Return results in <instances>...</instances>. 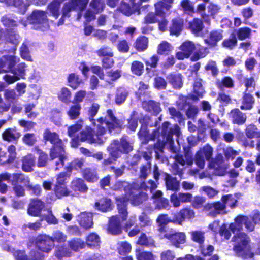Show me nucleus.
I'll return each mask as SVG.
<instances>
[{
  "label": "nucleus",
  "mask_w": 260,
  "mask_h": 260,
  "mask_svg": "<svg viewBox=\"0 0 260 260\" xmlns=\"http://www.w3.org/2000/svg\"><path fill=\"white\" fill-rule=\"evenodd\" d=\"M213 152V148L207 144L201 148L196 153L195 162L200 168H204L205 161H209L211 158Z\"/></svg>",
  "instance_id": "1a4fd4ad"
},
{
  "label": "nucleus",
  "mask_w": 260,
  "mask_h": 260,
  "mask_svg": "<svg viewBox=\"0 0 260 260\" xmlns=\"http://www.w3.org/2000/svg\"><path fill=\"white\" fill-rule=\"evenodd\" d=\"M81 110V105L79 104H75L70 107L67 113L70 119L75 120L79 118Z\"/></svg>",
  "instance_id": "7c9ffc66"
},
{
  "label": "nucleus",
  "mask_w": 260,
  "mask_h": 260,
  "mask_svg": "<svg viewBox=\"0 0 260 260\" xmlns=\"http://www.w3.org/2000/svg\"><path fill=\"white\" fill-rule=\"evenodd\" d=\"M127 96V92L126 90L122 88L117 89L115 95V102L118 105H120L123 103Z\"/></svg>",
  "instance_id": "8fccbe9b"
},
{
  "label": "nucleus",
  "mask_w": 260,
  "mask_h": 260,
  "mask_svg": "<svg viewBox=\"0 0 260 260\" xmlns=\"http://www.w3.org/2000/svg\"><path fill=\"white\" fill-rule=\"evenodd\" d=\"M254 103V99L250 93L244 92L240 108L242 110H250L252 108Z\"/></svg>",
  "instance_id": "bb28decb"
},
{
  "label": "nucleus",
  "mask_w": 260,
  "mask_h": 260,
  "mask_svg": "<svg viewBox=\"0 0 260 260\" xmlns=\"http://www.w3.org/2000/svg\"><path fill=\"white\" fill-rule=\"evenodd\" d=\"M135 189H131L125 197H116V203L120 214H122V218L125 220L126 218L127 212L126 209V202L129 200L132 204L139 205L143 201L147 200L148 197L146 193H137Z\"/></svg>",
  "instance_id": "f03ea898"
},
{
  "label": "nucleus",
  "mask_w": 260,
  "mask_h": 260,
  "mask_svg": "<svg viewBox=\"0 0 260 260\" xmlns=\"http://www.w3.org/2000/svg\"><path fill=\"white\" fill-rule=\"evenodd\" d=\"M70 247L74 251H78L83 248L85 243L80 239H74L69 242Z\"/></svg>",
  "instance_id": "6e6d98bb"
},
{
  "label": "nucleus",
  "mask_w": 260,
  "mask_h": 260,
  "mask_svg": "<svg viewBox=\"0 0 260 260\" xmlns=\"http://www.w3.org/2000/svg\"><path fill=\"white\" fill-rule=\"evenodd\" d=\"M191 239L199 244H202L205 240L204 233L201 231H192L190 232Z\"/></svg>",
  "instance_id": "603ef678"
},
{
  "label": "nucleus",
  "mask_w": 260,
  "mask_h": 260,
  "mask_svg": "<svg viewBox=\"0 0 260 260\" xmlns=\"http://www.w3.org/2000/svg\"><path fill=\"white\" fill-rule=\"evenodd\" d=\"M221 201L224 203L225 206L229 205L231 208L235 207L237 202L235 197L232 194L223 196L221 198Z\"/></svg>",
  "instance_id": "4d7b16f0"
},
{
  "label": "nucleus",
  "mask_w": 260,
  "mask_h": 260,
  "mask_svg": "<svg viewBox=\"0 0 260 260\" xmlns=\"http://www.w3.org/2000/svg\"><path fill=\"white\" fill-rule=\"evenodd\" d=\"M23 142L27 145L32 146L37 142V138L34 133H27L25 134L22 138Z\"/></svg>",
  "instance_id": "5fc2aeb1"
},
{
  "label": "nucleus",
  "mask_w": 260,
  "mask_h": 260,
  "mask_svg": "<svg viewBox=\"0 0 260 260\" xmlns=\"http://www.w3.org/2000/svg\"><path fill=\"white\" fill-rule=\"evenodd\" d=\"M143 107L148 111L158 114L161 111L159 104L153 101L144 102L142 104Z\"/></svg>",
  "instance_id": "58836bf2"
},
{
  "label": "nucleus",
  "mask_w": 260,
  "mask_h": 260,
  "mask_svg": "<svg viewBox=\"0 0 260 260\" xmlns=\"http://www.w3.org/2000/svg\"><path fill=\"white\" fill-rule=\"evenodd\" d=\"M194 217V211L189 208H185L180 210L178 214L174 216V217L172 219V222L174 223L181 225L186 219H191Z\"/></svg>",
  "instance_id": "f8f14e48"
},
{
  "label": "nucleus",
  "mask_w": 260,
  "mask_h": 260,
  "mask_svg": "<svg viewBox=\"0 0 260 260\" xmlns=\"http://www.w3.org/2000/svg\"><path fill=\"white\" fill-rule=\"evenodd\" d=\"M250 218L254 221V223L251 221V220L247 216L243 215L237 216L235 219V222L230 224L229 226L230 230L234 233L238 232L242 229L243 225H244L247 231H253L255 224H260V212L258 211H255Z\"/></svg>",
  "instance_id": "7ed1b4c3"
},
{
  "label": "nucleus",
  "mask_w": 260,
  "mask_h": 260,
  "mask_svg": "<svg viewBox=\"0 0 260 260\" xmlns=\"http://www.w3.org/2000/svg\"><path fill=\"white\" fill-rule=\"evenodd\" d=\"M90 6L96 13H99L104 9L105 4L103 0H92Z\"/></svg>",
  "instance_id": "338daca9"
},
{
  "label": "nucleus",
  "mask_w": 260,
  "mask_h": 260,
  "mask_svg": "<svg viewBox=\"0 0 260 260\" xmlns=\"http://www.w3.org/2000/svg\"><path fill=\"white\" fill-rule=\"evenodd\" d=\"M45 207L44 203L38 199L32 200L28 207L27 213L32 216H41V212Z\"/></svg>",
  "instance_id": "dca6fc26"
},
{
  "label": "nucleus",
  "mask_w": 260,
  "mask_h": 260,
  "mask_svg": "<svg viewBox=\"0 0 260 260\" xmlns=\"http://www.w3.org/2000/svg\"><path fill=\"white\" fill-rule=\"evenodd\" d=\"M12 184L20 183L27 188H31L32 184L30 183L29 177L23 174H13L12 175V179L11 180Z\"/></svg>",
  "instance_id": "412c9836"
},
{
  "label": "nucleus",
  "mask_w": 260,
  "mask_h": 260,
  "mask_svg": "<svg viewBox=\"0 0 260 260\" xmlns=\"http://www.w3.org/2000/svg\"><path fill=\"white\" fill-rule=\"evenodd\" d=\"M234 123L237 124H244L247 119L245 114L241 112L238 109H234L230 113Z\"/></svg>",
  "instance_id": "393cba45"
},
{
  "label": "nucleus",
  "mask_w": 260,
  "mask_h": 260,
  "mask_svg": "<svg viewBox=\"0 0 260 260\" xmlns=\"http://www.w3.org/2000/svg\"><path fill=\"white\" fill-rule=\"evenodd\" d=\"M44 140L50 142L54 146H61L63 144L62 140L59 138V135L55 132H51L49 129H46L43 133Z\"/></svg>",
  "instance_id": "aec40b11"
},
{
  "label": "nucleus",
  "mask_w": 260,
  "mask_h": 260,
  "mask_svg": "<svg viewBox=\"0 0 260 260\" xmlns=\"http://www.w3.org/2000/svg\"><path fill=\"white\" fill-rule=\"evenodd\" d=\"M96 208L103 212L108 211L111 209V202L110 199L103 198L95 203Z\"/></svg>",
  "instance_id": "e433bc0d"
},
{
  "label": "nucleus",
  "mask_w": 260,
  "mask_h": 260,
  "mask_svg": "<svg viewBox=\"0 0 260 260\" xmlns=\"http://www.w3.org/2000/svg\"><path fill=\"white\" fill-rule=\"evenodd\" d=\"M26 64L25 63H21L18 64L16 68L11 70L13 74L17 75L18 77L23 78L25 75Z\"/></svg>",
  "instance_id": "e2e57ef3"
},
{
  "label": "nucleus",
  "mask_w": 260,
  "mask_h": 260,
  "mask_svg": "<svg viewBox=\"0 0 260 260\" xmlns=\"http://www.w3.org/2000/svg\"><path fill=\"white\" fill-rule=\"evenodd\" d=\"M59 157L60 159H67V156L65 152L63 144L61 146H54L50 149V157L51 159H54L56 157Z\"/></svg>",
  "instance_id": "5701e85b"
},
{
  "label": "nucleus",
  "mask_w": 260,
  "mask_h": 260,
  "mask_svg": "<svg viewBox=\"0 0 260 260\" xmlns=\"http://www.w3.org/2000/svg\"><path fill=\"white\" fill-rule=\"evenodd\" d=\"M173 49L171 45L166 41H162L157 47V53L161 55H167Z\"/></svg>",
  "instance_id": "79ce46f5"
},
{
  "label": "nucleus",
  "mask_w": 260,
  "mask_h": 260,
  "mask_svg": "<svg viewBox=\"0 0 260 260\" xmlns=\"http://www.w3.org/2000/svg\"><path fill=\"white\" fill-rule=\"evenodd\" d=\"M138 8V7H137L135 4L134 7L131 8L128 4L122 1L119 9L122 13L125 15L129 16L133 13L135 10H137Z\"/></svg>",
  "instance_id": "3c124183"
},
{
  "label": "nucleus",
  "mask_w": 260,
  "mask_h": 260,
  "mask_svg": "<svg viewBox=\"0 0 260 260\" xmlns=\"http://www.w3.org/2000/svg\"><path fill=\"white\" fill-rule=\"evenodd\" d=\"M165 237L170 241L172 245L177 248L186 242V235L184 232L172 231L166 234Z\"/></svg>",
  "instance_id": "4468645a"
},
{
  "label": "nucleus",
  "mask_w": 260,
  "mask_h": 260,
  "mask_svg": "<svg viewBox=\"0 0 260 260\" xmlns=\"http://www.w3.org/2000/svg\"><path fill=\"white\" fill-rule=\"evenodd\" d=\"M183 26V20L177 19L173 21L172 26L170 28L171 34L178 35L181 31Z\"/></svg>",
  "instance_id": "49530a36"
},
{
  "label": "nucleus",
  "mask_w": 260,
  "mask_h": 260,
  "mask_svg": "<svg viewBox=\"0 0 260 260\" xmlns=\"http://www.w3.org/2000/svg\"><path fill=\"white\" fill-rule=\"evenodd\" d=\"M170 123L166 122L162 124V135L158 137V147L159 148H163L164 147L169 144L172 150L174 151L173 145L174 141L172 139V135L175 134H177L178 131V127L177 125H174V128H169Z\"/></svg>",
  "instance_id": "423d86ee"
},
{
  "label": "nucleus",
  "mask_w": 260,
  "mask_h": 260,
  "mask_svg": "<svg viewBox=\"0 0 260 260\" xmlns=\"http://www.w3.org/2000/svg\"><path fill=\"white\" fill-rule=\"evenodd\" d=\"M36 245L38 249L45 252H49L54 246L51 237L46 235H41L37 237Z\"/></svg>",
  "instance_id": "9b49d317"
},
{
  "label": "nucleus",
  "mask_w": 260,
  "mask_h": 260,
  "mask_svg": "<svg viewBox=\"0 0 260 260\" xmlns=\"http://www.w3.org/2000/svg\"><path fill=\"white\" fill-rule=\"evenodd\" d=\"M70 187L75 191H80L81 192H85L88 189V187L84 183V181L80 178L73 180L71 183Z\"/></svg>",
  "instance_id": "cd10ccee"
},
{
  "label": "nucleus",
  "mask_w": 260,
  "mask_h": 260,
  "mask_svg": "<svg viewBox=\"0 0 260 260\" xmlns=\"http://www.w3.org/2000/svg\"><path fill=\"white\" fill-rule=\"evenodd\" d=\"M13 52V54L4 55L0 59V73L11 72L15 64L19 61V58L15 55V51Z\"/></svg>",
  "instance_id": "9d476101"
},
{
  "label": "nucleus",
  "mask_w": 260,
  "mask_h": 260,
  "mask_svg": "<svg viewBox=\"0 0 260 260\" xmlns=\"http://www.w3.org/2000/svg\"><path fill=\"white\" fill-rule=\"evenodd\" d=\"M22 163L23 171L26 172H32L35 165V157L31 154H28L22 158Z\"/></svg>",
  "instance_id": "4be33fe9"
},
{
  "label": "nucleus",
  "mask_w": 260,
  "mask_h": 260,
  "mask_svg": "<svg viewBox=\"0 0 260 260\" xmlns=\"http://www.w3.org/2000/svg\"><path fill=\"white\" fill-rule=\"evenodd\" d=\"M71 92L67 87H62L58 91L57 97L58 99L65 104H68L71 102Z\"/></svg>",
  "instance_id": "c756f323"
},
{
  "label": "nucleus",
  "mask_w": 260,
  "mask_h": 260,
  "mask_svg": "<svg viewBox=\"0 0 260 260\" xmlns=\"http://www.w3.org/2000/svg\"><path fill=\"white\" fill-rule=\"evenodd\" d=\"M167 79L175 88H180L181 87L182 81L181 74H170L167 77Z\"/></svg>",
  "instance_id": "c9c22d12"
},
{
  "label": "nucleus",
  "mask_w": 260,
  "mask_h": 260,
  "mask_svg": "<svg viewBox=\"0 0 260 260\" xmlns=\"http://www.w3.org/2000/svg\"><path fill=\"white\" fill-rule=\"evenodd\" d=\"M100 105L98 104L93 103L88 110V114L90 117L91 118L90 121L93 125L96 127V132L98 135H104L107 129H108L109 132H111L113 129L122 128L123 122L116 118L111 109L107 111V115L105 120H103V118H100L96 120L93 119L97 114Z\"/></svg>",
  "instance_id": "f257e3e1"
},
{
  "label": "nucleus",
  "mask_w": 260,
  "mask_h": 260,
  "mask_svg": "<svg viewBox=\"0 0 260 260\" xmlns=\"http://www.w3.org/2000/svg\"><path fill=\"white\" fill-rule=\"evenodd\" d=\"M148 42V39L146 37H140L136 40L134 46L138 51H143L147 49Z\"/></svg>",
  "instance_id": "ea45409f"
},
{
  "label": "nucleus",
  "mask_w": 260,
  "mask_h": 260,
  "mask_svg": "<svg viewBox=\"0 0 260 260\" xmlns=\"http://www.w3.org/2000/svg\"><path fill=\"white\" fill-rule=\"evenodd\" d=\"M193 91L199 97L203 96L205 91L202 87L201 79H197L193 85Z\"/></svg>",
  "instance_id": "69168bd1"
},
{
  "label": "nucleus",
  "mask_w": 260,
  "mask_h": 260,
  "mask_svg": "<svg viewBox=\"0 0 260 260\" xmlns=\"http://www.w3.org/2000/svg\"><path fill=\"white\" fill-rule=\"evenodd\" d=\"M97 135L94 138V136L92 134V129L90 127H87L84 131L80 133L79 139L81 141H87L89 143H102L98 138L99 135L96 133Z\"/></svg>",
  "instance_id": "6ab92c4d"
},
{
  "label": "nucleus",
  "mask_w": 260,
  "mask_h": 260,
  "mask_svg": "<svg viewBox=\"0 0 260 260\" xmlns=\"http://www.w3.org/2000/svg\"><path fill=\"white\" fill-rule=\"evenodd\" d=\"M181 7L183 12L189 15L194 13V6L190 0H182L181 2Z\"/></svg>",
  "instance_id": "a18cd8bd"
},
{
  "label": "nucleus",
  "mask_w": 260,
  "mask_h": 260,
  "mask_svg": "<svg viewBox=\"0 0 260 260\" xmlns=\"http://www.w3.org/2000/svg\"><path fill=\"white\" fill-rule=\"evenodd\" d=\"M55 192L56 196L58 198H61L63 196H67L70 194V191L68 190L64 185H56Z\"/></svg>",
  "instance_id": "052dcab7"
},
{
  "label": "nucleus",
  "mask_w": 260,
  "mask_h": 260,
  "mask_svg": "<svg viewBox=\"0 0 260 260\" xmlns=\"http://www.w3.org/2000/svg\"><path fill=\"white\" fill-rule=\"evenodd\" d=\"M48 12L55 19L60 14V3L57 1L52 2L48 7Z\"/></svg>",
  "instance_id": "a19ab883"
},
{
  "label": "nucleus",
  "mask_w": 260,
  "mask_h": 260,
  "mask_svg": "<svg viewBox=\"0 0 260 260\" xmlns=\"http://www.w3.org/2000/svg\"><path fill=\"white\" fill-rule=\"evenodd\" d=\"M166 185L167 188L172 190H178L179 189V182L175 178L169 175L166 176Z\"/></svg>",
  "instance_id": "4c0bfd02"
},
{
  "label": "nucleus",
  "mask_w": 260,
  "mask_h": 260,
  "mask_svg": "<svg viewBox=\"0 0 260 260\" xmlns=\"http://www.w3.org/2000/svg\"><path fill=\"white\" fill-rule=\"evenodd\" d=\"M84 178L88 181L93 182L99 179L96 171L91 169H86L83 172Z\"/></svg>",
  "instance_id": "c03bdc74"
},
{
  "label": "nucleus",
  "mask_w": 260,
  "mask_h": 260,
  "mask_svg": "<svg viewBox=\"0 0 260 260\" xmlns=\"http://www.w3.org/2000/svg\"><path fill=\"white\" fill-rule=\"evenodd\" d=\"M117 250L121 255H126L132 250V246L127 241H121L117 243Z\"/></svg>",
  "instance_id": "473e14b6"
},
{
  "label": "nucleus",
  "mask_w": 260,
  "mask_h": 260,
  "mask_svg": "<svg viewBox=\"0 0 260 260\" xmlns=\"http://www.w3.org/2000/svg\"><path fill=\"white\" fill-rule=\"evenodd\" d=\"M133 148L125 138H122L120 142L114 140L108 147V150L110 152L111 158L105 160L104 163L106 165L112 163L113 160L120 156L122 152L128 153L132 150Z\"/></svg>",
  "instance_id": "39448f33"
},
{
  "label": "nucleus",
  "mask_w": 260,
  "mask_h": 260,
  "mask_svg": "<svg viewBox=\"0 0 260 260\" xmlns=\"http://www.w3.org/2000/svg\"><path fill=\"white\" fill-rule=\"evenodd\" d=\"M173 0H162V1L159 2L156 4L155 7L157 14L163 16L164 12L161 10V8L168 11L171 7V4Z\"/></svg>",
  "instance_id": "f704fd0d"
},
{
  "label": "nucleus",
  "mask_w": 260,
  "mask_h": 260,
  "mask_svg": "<svg viewBox=\"0 0 260 260\" xmlns=\"http://www.w3.org/2000/svg\"><path fill=\"white\" fill-rule=\"evenodd\" d=\"M68 82L70 87L73 89H76L80 86V84L83 83V81L78 75L71 73L68 77Z\"/></svg>",
  "instance_id": "c85d7f7f"
},
{
  "label": "nucleus",
  "mask_w": 260,
  "mask_h": 260,
  "mask_svg": "<svg viewBox=\"0 0 260 260\" xmlns=\"http://www.w3.org/2000/svg\"><path fill=\"white\" fill-rule=\"evenodd\" d=\"M121 221L117 216H113L110 220L107 230L108 233L112 235H119L121 232Z\"/></svg>",
  "instance_id": "a211bd4d"
},
{
  "label": "nucleus",
  "mask_w": 260,
  "mask_h": 260,
  "mask_svg": "<svg viewBox=\"0 0 260 260\" xmlns=\"http://www.w3.org/2000/svg\"><path fill=\"white\" fill-rule=\"evenodd\" d=\"M136 257L137 260H153L154 255L150 252H141L140 250L136 251Z\"/></svg>",
  "instance_id": "bf43d9fd"
},
{
  "label": "nucleus",
  "mask_w": 260,
  "mask_h": 260,
  "mask_svg": "<svg viewBox=\"0 0 260 260\" xmlns=\"http://www.w3.org/2000/svg\"><path fill=\"white\" fill-rule=\"evenodd\" d=\"M222 38V35L221 33L215 31L211 32L210 34L209 37L208 39L205 40L206 44H208L210 47L215 46L217 42Z\"/></svg>",
  "instance_id": "72a5a7b5"
},
{
  "label": "nucleus",
  "mask_w": 260,
  "mask_h": 260,
  "mask_svg": "<svg viewBox=\"0 0 260 260\" xmlns=\"http://www.w3.org/2000/svg\"><path fill=\"white\" fill-rule=\"evenodd\" d=\"M28 20L34 24L36 29L44 30L49 27L48 19L46 13L44 11H35L29 17Z\"/></svg>",
  "instance_id": "6e6552de"
},
{
  "label": "nucleus",
  "mask_w": 260,
  "mask_h": 260,
  "mask_svg": "<svg viewBox=\"0 0 260 260\" xmlns=\"http://www.w3.org/2000/svg\"><path fill=\"white\" fill-rule=\"evenodd\" d=\"M176 257L175 253L171 250H165L160 253V260H174Z\"/></svg>",
  "instance_id": "774afa93"
},
{
  "label": "nucleus",
  "mask_w": 260,
  "mask_h": 260,
  "mask_svg": "<svg viewBox=\"0 0 260 260\" xmlns=\"http://www.w3.org/2000/svg\"><path fill=\"white\" fill-rule=\"evenodd\" d=\"M86 243L90 247H96L100 244V238L95 233H91L86 238Z\"/></svg>",
  "instance_id": "37998d69"
},
{
  "label": "nucleus",
  "mask_w": 260,
  "mask_h": 260,
  "mask_svg": "<svg viewBox=\"0 0 260 260\" xmlns=\"http://www.w3.org/2000/svg\"><path fill=\"white\" fill-rule=\"evenodd\" d=\"M217 85L220 89H222L224 87L230 88L233 87L234 81L231 78L225 77L218 82Z\"/></svg>",
  "instance_id": "680f3d73"
},
{
  "label": "nucleus",
  "mask_w": 260,
  "mask_h": 260,
  "mask_svg": "<svg viewBox=\"0 0 260 260\" xmlns=\"http://www.w3.org/2000/svg\"><path fill=\"white\" fill-rule=\"evenodd\" d=\"M144 69L143 64L138 61H134L131 65L132 73L136 75L140 76L142 74Z\"/></svg>",
  "instance_id": "13d9d810"
},
{
  "label": "nucleus",
  "mask_w": 260,
  "mask_h": 260,
  "mask_svg": "<svg viewBox=\"0 0 260 260\" xmlns=\"http://www.w3.org/2000/svg\"><path fill=\"white\" fill-rule=\"evenodd\" d=\"M20 54L22 58L27 61H32L28 46L23 44L20 48Z\"/></svg>",
  "instance_id": "0e129e2a"
},
{
  "label": "nucleus",
  "mask_w": 260,
  "mask_h": 260,
  "mask_svg": "<svg viewBox=\"0 0 260 260\" xmlns=\"http://www.w3.org/2000/svg\"><path fill=\"white\" fill-rule=\"evenodd\" d=\"M246 135L249 138L260 137V132L257 128L253 124L248 125L245 130Z\"/></svg>",
  "instance_id": "09e8293b"
},
{
  "label": "nucleus",
  "mask_w": 260,
  "mask_h": 260,
  "mask_svg": "<svg viewBox=\"0 0 260 260\" xmlns=\"http://www.w3.org/2000/svg\"><path fill=\"white\" fill-rule=\"evenodd\" d=\"M113 188L115 190L123 189L126 194H128L131 190V186L127 182L118 181L113 185Z\"/></svg>",
  "instance_id": "864d4df0"
},
{
  "label": "nucleus",
  "mask_w": 260,
  "mask_h": 260,
  "mask_svg": "<svg viewBox=\"0 0 260 260\" xmlns=\"http://www.w3.org/2000/svg\"><path fill=\"white\" fill-rule=\"evenodd\" d=\"M120 76L121 71L120 70H111L108 72L106 75H105L104 79L103 80H105L108 84H111L119 78Z\"/></svg>",
  "instance_id": "2f4dec72"
},
{
  "label": "nucleus",
  "mask_w": 260,
  "mask_h": 260,
  "mask_svg": "<svg viewBox=\"0 0 260 260\" xmlns=\"http://www.w3.org/2000/svg\"><path fill=\"white\" fill-rule=\"evenodd\" d=\"M8 154L0 148V164L5 165L12 163L16 157V147L14 145H10L8 149Z\"/></svg>",
  "instance_id": "ddd939ff"
},
{
  "label": "nucleus",
  "mask_w": 260,
  "mask_h": 260,
  "mask_svg": "<svg viewBox=\"0 0 260 260\" xmlns=\"http://www.w3.org/2000/svg\"><path fill=\"white\" fill-rule=\"evenodd\" d=\"M197 46L191 41H186L184 42L180 47L181 50L184 51L186 54H188L190 56L192 52L197 48Z\"/></svg>",
  "instance_id": "de8ad7c7"
},
{
  "label": "nucleus",
  "mask_w": 260,
  "mask_h": 260,
  "mask_svg": "<svg viewBox=\"0 0 260 260\" xmlns=\"http://www.w3.org/2000/svg\"><path fill=\"white\" fill-rule=\"evenodd\" d=\"M192 196L190 193H174L170 197V202L175 207L181 206V203H188L191 200Z\"/></svg>",
  "instance_id": "2eb2a0df"
},
{
  "label": "nucleus",
  "mask_w": 260,
  "mask_h": 260,
  "mask_svg": "<svg viewBox=\"0 0 260 260\" xmlns=\"http://www.w3.org/2000/svg\"><path fill=\"white\" fill-rule=\"evenodd\" d=\"M80 224L85 229H89L92 225V215L90 213H82L78 217Z\"/></svg>",
  "instance_id": "a878e982"
},
{
  "label": "nucleus",
  "mask_w": 260,
  "mask_h": 260,
  "mask_svg": "<svg viewBox=\"0 0 260 260\" xmlns=\"http://www.w3.org/2000/svg\"><path fill=\"white\" fill-rule=\"evenodd\" d=\"M236 242L234 250L240 256L251 257L253 254L249 251V239L244 233H239L234 237Z\"/></svg>",
  "instance_id": "0eeeda50"
},
{
  "label": "nucleus",
  "mask_w": 260,
  "mask_h": 260,
  "mask_svg": "<svg viewBox=\"0 0 260 260\" xmlns=\"http://www.w3.org/2000/svg\"><path fill=\"white\" fill-rule=\"evenodd\" d=\"M2 136L5 141L12 142L17 140L20 137L21 134L15 128H9L5 129Z\"/></svg>",
  "instance_id": "b1692460"
},
{
  "label": "nucleus",
  "mask_w": 260,
  "mask_h": 260,
  "mask_svg": "<svg viewBox=\"0 0 260 260\" xmlns=\"http://www.w3.org/2000/svg\"><path fill=\"white\" fill-rule=\"evenodd\" d=\"M225 208L226 207L224 203H221L220 202L208 203L204 206V209L205 210H211L209 213V215L213 216H215L221 213Z\"/></svg>",
  "instance_id": "f3484780"
},
{
  "label": "nucleus",
  "mask_w": 260,
  "mask_h": 260,
  "mask_svg": "<svg viewBox=\"0 0 260 260\" xmlns=\"http://www.w3.org/2000/svg\"><path fill=\"white\" fill-rule=\"evenodd\" d=\"M89 0H69L66 2L63 5L62 17L58 21V25H61L64 23V19L66 17H70V12L73 11L79 12L77 19L79 20L82 16V12L86 8Z\"/></svg>",
  "instance_id": "20e7f679"
}]
</instances>
